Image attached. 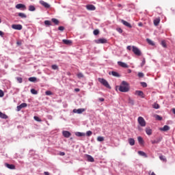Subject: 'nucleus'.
Returning <instances> with one entry per match:
<instances>
[{
  "instance_id": "59",
  "label": "nucleus",
  "mask_w": 175,
  "mask_h": 175,
  "mask_svg": "<svg viewBox=\"0 0 175 175\" xmlns=\"http://www.w3.org/2000/svg\"><path fill=\"white\" fill-rule=\"evenodd\" d=\"M75 91L76 92H80V89H79V88H75Z\"/></svg>"
},
{
  "instance_id": "16",
  "label": "nucleus",
  "mask_w": 175,
  "mask_h": 175,
  "mask_svg": "<svg viewBox=\"0 0 175 175\" xmlns=\"http://www.w3.org/2000/svg\"><path fill=\"white\" fill-rule=\"evenodd\" d=\"M86 9L88 10H95L96 8H95V5H86Z\"/></svg>"
},
{
  "instance_id": "7",
  "label": "nucleus",
  "mask_w": 175,
  "mask_h": 175,
  "mask_svg": "<svg viewBox=\"0 0 175 175\" xmlns=\"http://www.w3.org/2000/svg\"><path fill=\"white\" fill-rule=\"evenodd\" d=\"M160 23H161L160 17L155 18L153 21V24H154V25H155V27H158V25H159Z\"/></svg>"
},
{
  "instance_id": "8",
  "label": "nucleus",
  "mask_w": 175,
  "mask_h": 175,
  "mask_svg": "<svg viewBox=\"0 0 175 175\" xmlns=\"http://www.w3.org/2000/svg\"><path fill=\"white\" fill-rule=\"evenodd\" d=\"M40 5L44 6V8H46V9H49V8H50V4L46 3V1H44L43 0L40 1Z\"/></svg>"
},
{
  "instance_id": "17",
  "label": "nucleus",
  "mask_w": 175,
  "mask_h": 175,
  "mask_svg": "<svg viewBox=\"0 0 175 175\" xmlns=\"http://www.w3.org/2000/svg\"><path fill=\"white\" fill-rule=\"evenodd\" d=\"M109 75H112V76H113L114 77H120V74H118V72H117L116 71L109 72Z\"/></svg>"
},
{
  "instance_id": "38",
  "label": "nucleus",
  "mask_w": 175,
  "mask_h": 175,
  "mask_svg": "<svg viewBox=\"0 0 175 175\" xmlns=\"http://www.w3.org/2000/svg\"><path fill=\"white\" fill-rule=\"evenodd\" d=\"M52 69H53V70H58V66L54 64V65H52L51 66Z\"/></svg>"
},
{
  "instance_id": "5",
  "label": "nucleus",
  "mask_w": 175,
  "mask_h": 175,
  "mask_svg": "<svg viewBox=\"0 0 175 175\" xmlns=\"http://www.w3.org/2000/svg\"><path fill=\"white\" fill-rule=\"evenodd\" d=\"M95 43H96V44L107 43V40H106V38H99L95 40Z\"/></svg>"
},
{
  "instance_id": "61",
  "label": "nucleus",
  "mask_w": 175,
  "mask_h": 175,
  "mask_svg": "<svg viewBox=\"0 0 175 175\" xmlns=\"http://www.w3.org/2000/svg\"><path fill=\"white\" fill-rule=\"evenodd\" d=\"M139 27H143V23H140L138 24Z\"/></svg>"
},
{
  "instance_id": "30",
  "label": "nucleus",
  "mask_w": 175,
  "mask_h": 175,
  "mask_svg": "<svg viewBox=\"0 0 175 175\" xmlns=\"http://www.w3.org/2000/svg\"><path fill=\"white\" fill-rule=\"evenodd\" d=\"M137 140L139 144H143L144 143V141L143 140V138L142 137H138Z\"/></svg>"
},
{
  "instance_id": "4",
  "label": "nucleus",
  "mask_w": 175,
  "mask_h": 175,
  "mask_svg": "<svg viewBox=\"0 0 175 175\" xmlns=\"http://www.w3.org/2000/svg\"><path fill=\"white\" fill-rule=\"evenodd\" d=\"M132 49H133V52L135 55H137L138 57H140V55H142V51H140V49H139V48L135 46H133Z\"/></svg>"
},
{
  "instance_id": "44",
  "label": "nucleus",
  "mask_w": 175,
  "mask_h": 175,
  "mask_svg": "<svg viewBox=\"0 0 175 175\" xmlns=\"http://www.w3.org/2000/svg\"><path fill=\"white\" fill-rule=\"evenodd\" d=\"M45 25H51V21H44Z\"/></svg>"
},
{
  "instance_id": "47",
  "label": "nucleus",
  "mask_w": 175,
  "mask_h": 175,
  "mask_svg": "<svg viewBox=\"0 0 175 175\" xmlns=\"http://www.w3.org/2000/svg\"><path fill=\"white\" fill-rule=\"evenodd\" d=\"M145 65H146V59H144L141 64V66L143 67Z\"/></svg>"
},
{
  "instance_id": "27",
  "label": "nucleus",
  "mask_w": 175,
  "mask_h": 175,
  "mask_svg": "<svg viewBox=\"0 0 175 175\" xmlns=\"http://www.w3.org/2000/svg\"><path fill=\"white\" fill-rule=\"evenodd\" d=\"M51 21L53 23H54V24H55V25H58V24H59V21H58V19H57V18H52Z\"/></svg>"
},
{
  "instance_id": "13",
  "label": "nucleus",
  "mask_w": 175,
  "mask_h": 175,
  "mask_svg": "<svg viewBox=\"0 0 175 175\" xmlns=\"http://www.w3.org/2000/svg\"><path fill=\"white\" fill-rule=\"evenodd\" d=\"M121 23L123 24V25H125V27H127L128 28H132V25L126 21L122 20Z\"/></svg>"
},
{
  "instance_id": "63",
  "label": "nucleus",
  "mask_w": 175,
  "mask_h": 175,
  "mask_svg": "<svg viewBox=\"0 0 175 175\" xmlns=\"http://www.w3.org/2000/svg\"><path fill=\"white\" fill-rule=\"evenodd\" d=\"M172 112L175 114V108L172 109Z\"/></svg>"
},
{
  "instance_id": "29",
  "label": "nucleus",
  "mask_w": 175,
  "mask_h": 175,
  "mask_svg": "<svg viewBox=\"0 0 175 175\" xmlns=\"http://www.w3.org/2000/svg\"><path fill=\"white\" fill-rule=\"evenodd\" d=\"M29 12H35V10H36V8L33 5H29Z\"/></svg>"
},
{
  "instance_id": "46",
  "label": "nucleus",
  "mask_w": 175,
  "mask_h": 175,
  "mask_svg": "<svg viewBox=\"0 0 175 175\" xmlns=\"http://www.w3.org/2000/svg\"><path fill=\"white\" fill-rule=\"evenodd\" d=\"M45 94L46 95H48V96L53 95V92H51V91H46L45 92Z\"/></svg>"
},
{
  "instance_id": "20",
  "label": "nucleus",
  "mask_w": 175,
  "mask_h": 175,
  "mask_svg": "<svg viewBox=\"0 0 175 175\" xmlns=\"http://www.w3.org/2000/svg\"><path fill=\"white\" fill-rule=\"evenodd\" d=\"M18 16L21 17V18H27V14L23 12L18 13Z\"/></svg>"
},
{
  "instance_id": "25",
  "label": "nucleus",
  "mask_w": 175,
  "mask_h": 175,
  "mask_svg": "<svg viewBox=\"0 0 175 175\" xmlns=\"http://www.w3.org/2000/svg\"><path fill=\"white\" fill-rule=\"evenodd\" d=\"M76 136H78V137H81L83 136H85V133H80V132H77L75 133Z\"/></svg>"
},
{
  "instance_id": "64",
  "label": "nucleus",
  "mask_w": 175,
  "mask_h": 175,
  "mask_svg": "<svg viewBox=\"0 0 175 175\" xmlns=\"http://www.w3.org/2000/svg\"><path fill=\"white\" fill-rule=\"evenodd\" d=\"M150 175H157V174H155L154 172H152V173L150 174Z\"/></svg>"
},
{
  "instance_id": "48",
  "label": "nucleus",
  "mask_w": 175,
  "mask_h": 175,
  "mask_svg": "<svg viewBox=\"0 0 175 175\" xmlns=\"http://www.w3.org/2000/svg\"><path fill=\"white\" fill-rule=\"evenodd\" d=\"M21 105L22 106V107L24 109V107H27L28 106V105L25 103H23L22 104H21Z\"/></svg>"
},
{
  "instance_id": "60",
  "label": "nucleus",
  "mask_w": 175,
  "mask_h": 175,
  "mask_svg": "<svg viewBox=\"0 0 175 175\" xmlns=\"http://www.w3.org/2000/svg\"><path fill=\"white\" fill-rule=\"evenodd\" d=\"M44 174V175H50V173H49L47 172H45Z\"/></svg>"
},
{
  "instance_id": "11",
  "label": "nucleus",
  "mask_w": 175,
  "mask_h": 175,
  "mask_svg": "<svg viewBox=\"0 0 175 175\" xmlns=\"http://www.w3.org/2000/svg\"><path fill=\"white\" fill-rule=\"evenodd\" d=\"M159 131H161V132H167V131H170V126L165 125L163 127L160 128Z\"/></svg>"
},
{
  "instance_id": "35",
  "label": "nucleus",
  "mask_w": 175,
  "mask_h": 175,
  "mask_svg": "<svg viewBox=\"0 0 175 175\" xmlns=\"http://www.w3.org/2000/svg\"><path fill=\"white\" fill-rule=\"evenodd\" d=\"M77 77L78 79H83V77H84V75H83L81 72H79L77 74Z\"/></svg>"
},
{
  "instance_id": "43",
  "label": "nucleus",
  "mask_w": 175,
  "mask_h": 175,
  "mask_svg": "<svg viewBox=\"0 0 175 175\" xmlns=\"http://www.w3.org/2000/svg\"><path fill=\"white\" fill-rule=\"evenodd\" d=\"M3 96H5V93L2 90H0V98H3Z\"/></svg>"
},
{
  "instance_id": "6",
  "label": "nucleus",
  "mask_w": 175,
  "mask_h": 175,
  "mask_svg": "<svg viewBox=\"0 0 175 175\" xmlns=\"http://www.w3.org/2000/svg\"><path fill=\"white\" fill-rule=\"evenodd\" d=\"M12 29H16L17 31H21L23 29V25H12Z\"/></svg>"
},
{
  "instance_id": "56",
  "label": "nucleus",
  "mask_w": 175,
  "mask_h": 175,
  "mask_svg": "<svg viewBox=\"0 0 175 175\" xmlns=\"http://www.w3.org/2000/svg\"><path fill=\"white\" fill-rule=\"evenodd\" d=\"M20 110H21V107L17 106V111H20Z\"/></svg>"
},
{
  "instance_id": "19",
  "label": "nucleus",
  "mask_w": 175,
  "mask_h": 175,
  "mask_svg": "<svg viewBox=\"0 0 175 175\" xmlns=\"http://www.w3.org/2000/svg\"><path fill=\"white\" fill-rule=\"evenodd\" d=\"M146 133L147 135H148L149 136L152 135V130L151 129H150L149 127H147L146 129Z\"/></svg>"
},
{
  "instance_id": "39",
  "label": "nucleus",
  "mask_w": 175,
  "mask_h": 175,
  "mask_svg": "<svg viewBox=\"0 0 175 175\" xmlns=\"http://www.w3.org/2000/svg\"><path fill=\"white\" fill-rule=\"evenodd\" d=\"M31 94H33V95H37V94H38V91H36L35 89H31Z\"/></svg>"
},
{
  "instance_id": "22",
  "label": "nucleus",
  "mask_w": 175,
  "mask_h": 175,
  "mask_svg": "<svg viewBox=\"0 0 175 175\" xmlns=\"http://www.w3.org/2000/svg\"><path fill=\"white\" fill-rule=\"evenodd\" d=\"M0 118H3L4 120H7L8 116H7L6 114H5V113H3L0 111Z\"/></svg>"
},
{
  "instance_id": "3",
  "label": "nucleus",
  "mask_w": 175,
  "mask_h": 175,
  "mask_svg": "<svg viewBox=\"0 0 175 175\" xmlns=\"http://www.w3.org/2000/svg\"><path fill=\"white\" fill-rule=\"evenodd\" d=\"M138 124L140 125V126L144 127L146 125V120H144V118L139 116L137 119Z\"/></svg>"
},
{
  "instance_id": "21",
  "label": "nucleus",
  "mask_w": 175,
  "mask_h": 175,
  "mask_svg": "<svg viewBox=\"0 0 175 175\" xmlns=\"http://www.w3.org/2000/svg\"><path fill=\"white\" fill-rule=\"evenodd\" d=\"M62 42L64 44H67V45L72 44V40H63Z\"/></svg>"
},
{
  "instance_id": "23",
  "label": "nucleus",
  "mask_w": 175,
  "mask_h": 175,
  "mask_svg": "<svg viewBox=\"0 0 175 175\" xmlns=\"http://www.w3.org/2000/svg\"><path fill=\"white\" fill-rule=\"evenodd\" d=\"M136 95H138V96H142L143 98V95H144V94L143 93V92L140 91V90H137L135 92Z\"/></svg>"
},
{
  "instance_id": "40",
  "label": "nucleus",
  "mask_w": 175,
  "mask_h": 175,
  "mask_svg": "<svg viewBox=\"0 0 175 175\" xmlns=\"http://www.w3.org/2000/svg\"><path fill=\"white\" fill-rule=\"evenodd\" d=\"M16 80H17L18 83H23V78H21L20 77H16Z\"/></svg>"
},
{
  "instance_id": "54",
  "label": "nucleus",
  "mask_w": 175,
  "mask_h": 175,
  "mask_svg": "<svg viewBox=\"0 0 175 175\" xmlns=\"http://www.w3.org/2000/svg\"><path fill=\"white\" fill-rule=\"evenodd\" d=\"M98 100H99L100 102H105V98H98Z\"/></svg>"
},
{
  "instance_id": "9",
  "label": "nucleus",
  "mask_w": 175,
  "mask_h": 175,
  "mask_svg": "<svg viewBox=\"0 0 175 175\" xmlns=\"http://www.w3.org/2000/svg\"><path fill=\"white\" fill-rule=\"evenodd\" d=\"M5 166L8 167V169H10L11 170H14V169H16V165L13 164H9L8 163H5Z\"/></svg>"
},
{
  "instance_id": "36",
  "label": "nucleus",
  "mask_w": 175,
  "mask_h": 175,
  "mask_svg": "<svg viewBox=\"0 0 175 175\" xmlns=\"http://www.w3.org/2000/svg\"><path fill=\"white\" fill-rule=\"evenodd\" d=\"M146 40H147V42H148V43L149 44H150L151 46H154V42H152V40H150V39H146Z\"/></svg>"
},
{
  "instance_id": "31",
  "label": "nucleus",
  "mask_w": 175,
  "mask_h": 175,
  "mask_svg": "<svg viewBox=\"0 0 175 175\" xmlns=\"http://www.w3.org/2000/svg\"><path fill=\"white\" fill-rule=\"evenodd\" d=\"M161 44L163 47H164V49H166V47H167V46L166 45V41L165 40H162Z\"/></svg>"
},
{
  "instance_id": "41",
  "label": "nucleus",
  "mask_w": 175,
  "mask_h": 175,
  "mask_svg": "<svg viewBox=\"0 0 175 175\" xmlns=\"http://www.w3.org/2000/svg\"><path fill=\"white\" fill-rule=\"evenodd\" d=\"M152 107H153L154 109H159V104L154 103V104L152 105Z\"/></svg>"
},
{
  "instance_id": "33",
  "label": "nucleus",
  "mask_w": 175,
  "mask_h": 175,
  "mask_svg": "<svg viewBox=\"0 0 175 175\" xmlns=\"http://www.w3.org/2000/svg\"><path fill=\"white\" fill-rule=\"evenodd\" d=\"M33 118H34V120H35L36 121H37L38 122H42V119L39 118V117H38V116H34Z\"/></svg>"
},
{
  "instance_id": "50",
  "label": "nucleus",
  "mask_w": 175,
  "mask_h": 175,
  "mask_svg": "<svg viewBox=\"0 0 175 175\" xmlns=\"http://www.w3.org/2000/svg\"><path fill=\"white\" fill-rule=\"evenodd\" d=\"M59 31H64L65 27H64L63 26H60L58 27Z\"/></svg>"
},
{
  "instance_id": "32",
  "label": "nucleus",
  "mask_w": 175,
  "mask_h": 175,
  "mask_svg": "<svg viewBox=\"0 0 175 175\" xmlns=\"http://www.w3.org/2000/svg\"><path fill=\"white\" fill-rule=\"evenodd\" d=\"M159 159H161V161H163V162H166V157L163 155H161L159 157Z\"/></svg>"
},
{
  "instance_id": "53",
  "label": "nucleus",
  "mask_w": 175,
  "mask_h": 175,
  "mask_svg": "<svg viewBox=\"0 0 175 175\" xmlns=\"http://www.w3.org/2000/svg\"><path fill=\"white\" fill-rule=\"evenodd\" d=\"M151 143H152V144H157V143H158V141L153 140V141H151Z\"/></svg>"
},
{
  "instance_id": "24",
  "label": "nucleus",
  "mask_w": 175,
  "mask_h": 175,
  "mask_svg": "<svg viewBox=\"0 0 175 175\" xmlns=\"http://www.w3.org/2000/svg\"><path fill=\"white\" fill-rule=\"evenodd\" d=\"M129 143L130 146H135V139L133 138L129 139Z\"/></svg>"
},
{
  "instance_id": "57",
  "label": "nucleus",
  "mask_w": 175,
  "mask_h": 175,
  "mask_svg": "<svg viewBox=\"0 0 175 175\" xmlns=\"http://www.w3.org/2000/svg\"><path fill=\"white\" fill-rule=\"evenodd\" d=\"M127 50H129V51H131L132 50V47L131 46H128Z\"/></svg>"
},
{
  "instance_id": "14",
  "label": "nucleus",
  "mask_w": 175,
  "mask_h": 175,
  "mask_svg": "<svg viewBox=\"0 0 175 175\" xmlns=\"http://www.w3.org/2000/svg\"><path fill=\"white\" fill-rule=\"evenodd\" d=\"M84 111H85V109H78L73 110V113H77V114H81V113H84Z\"/></svg>"
},
{
  "instance_id": "45",
  "label": "nucleus",
  "mask_w": 175,
  "mask_h": 175,
  "mask_svg": "<svg viewBox=\"0 0 175 175\" xmlns=\"http://www.w3.org/2000/svg\"><path fill=\"white\" fill-rule=\"evenodd\" d=\"M91 135H92V131H88L86 132V135L87 136H91Z\"/></svg>"
},
{
  "instance_id": "58",
  "label": "nucleus",
  "mask_w": 175,
  "mask_h": 175,
  "mask_svg": "<svg viewBox=\"0 0 175 175\" xmlns=\"http://www.w3.org/2000/svg\"><path fill=\"white\" fill-rule=\"evenodd\" d=\"M59 155H61L62 157H64V155H65V152H61L59 153Z\"/></svg>"
},
{
  "instance_id": "49",
  "label": "nucleus",
  "mask_w": 175,
  "mask_h": 175,
  "mask_svg": "<svg viewBox=\"0 0 175 175\" xmlns=\"http://www.w3.org/2000/svg\"><path fill=\"white\" fill-rule=\"evenodd\" d=\"M116 31H118V32H119V33H122V29L118 27L116 29Z\"/></svg>"
},
{
  "instance_id": "52",
  "label": "nucleus",
  "mask_w": 175,
  "mask_h": 175,
  "mask_svg": "<svg viewBox=\"0 0 175 175\" xmlns=\"http://www.w3.org/2000/svg\"><path fill=\"white\" fill-rule=\"evenodd\" d=\"M141 84H142V87H144V88L147 87V83L146 82H142V83H141Z\"/></svg>"
},
{
  "instance_id": "28",
  "label": "nucleus",
  "mask_w": 175,
  "mask_h": 175,
  "mask_svg": "<svg viewBox=\"0 0 175 175\" xmlns=\"http://www.w3.org/2000/svg\"><path fill=\"white\" fill-rule=\"evenodd\" d=\"M37 79L35 77H31L29 78V81H31V83H35Z\"/></svg>"
},
{
  "instance_id": "1",
  "label": "nucleus",
  "mask_w": 175,
  "mask_h": 175,
  "mask_svg": "<svg viewBox=\"0 0 175 175\" xmlns=\"http://www.w3.org/2000/svg\"><path fill=\"white\" fill-rule=\"evenodd\" d=\"M120 92H128L129 91V84L126 81H123L119 86Z\"/></svg>"
},
{
  "instance_id": "26",
  "label": "nucleus",
  "mask_w": 175,
  "mask_h": 175,
  "mask_svg": "<svg viewBox=\"0 0 175 175\" xmlns=\"http://www.w3.org/2000/svg\"><path fill=\"white\" fill-rule=\"evenodd\" d=\"M138 154H139V155H141L142 157H145V158H147V154H146V152H144L143 151H138Z\"/></svg>"
},
{
  "instance_id": "15",
  "label": "nucleus",
  "mask_w": 175,
  "mask_h": 175,
  "mask_svg": "<svg viewBox=\"0 0 175 175\" xmlns=\"http://www.w3.org/2000/svg\"><path fill=\"white\" fill-rule=\"evenodd\" d=\"M118 65L122 68H129L128 64L122 62H118Z\"/></svg>"
},
{
  "instance_id": "2",
  "label": "nucleus",
  "mask_w": 175,
  "mask_h": 175,
  "mask_svg": "<svg viewBox=\"0 0 175 175\" xmlns=\"http://www.w3.org/2000/svg\"><path fill=\"white\" fill-rule=\"evenodd\" d=\"M98 81L100 83V84H103L104 87H106V88H109V90H111V87L109 84V82L106 81V79L103 78H98Z\"/></svg>"
},
{
  "instance_id": "55",
  "label": "nucleus",
  "mask_w": 175,
  "mask_h": 175,
  "mask_svg": "<svg viewBox=\"0 0 175 175\" xmlns=\"http://www.w3.org/2000/svg\"><path fill=\"white\" fill-rule=\"evenodd\" d=\"M3 35H5V33H3V31H0V36L3 37Z\"/></svg>"
},
{
  "instance_id": "42",
  "label": "nucleus",
  "mask_w": 175,
  "mask_h": 175,
  "mask_svg": "<svg viewBox=\"0 0 175 175\" xmlns=\"http://www.w3.org/2000/svg\"><path fill=\"white\" fill-rule=\"evenodd\" d=\"M93 33L94 35H95L96 36L97 35H99V30L98 29H95L94 31H93Z\"/></svg>"
},
{
  "instance_id": "37",
  "label": "nucleus",
  "mask_w": 175,
  "mask_h": 175,
  "mask_svg": "<svg viewBox=\"0 0 175 175\" xmlns=\"http://www.w3.org/2000/svg\"><path fill=\"white\" fill-rule=\"evenodd\" d=\"M155 118L158 120V121H162V117L159 115H156Z\"/></svg>"
},
{
  "instance_id": "51",
  "label": "nucleus",
  "mask_w": 175,
  "mask_h": 175,
  "mask_svg": "<svg viewBox=\"0 0 175 175\" xmlns=\"http://www.w3.org/2000/svg\"><path fill=\"white\" fill-rule=\"evenodd\" d=\"M138 76H139V77H144V74L143 72H139V73H138Z\"/></svg>"
},
{
  "instance_id": "18",
  "label": "nucleus",
  "mask_w": 175,
  "mask_h": 175,
  "mask_svg": "<svg viewBox=\"0 0 175 175\" xmlns=\"http://www.w3.org/2000/svg\"><path fill=\"white\" fill-rule=\"evenodd\" d=\"M86 158L88 161V162H94L95 160L94 159V157L90 154H86Z\"/></svg>"
},
{
  "instance_id": "34",
  "label": "nucleus",
  "mask_w": 175,
  "mask_h": 175,
  "mask_svg": "<svg viewBox=\"0 0 175 175\" xmlns=\"http://www.w3.org/2000/svg\"><path fill=\"white\" fill-rule=\"evenodd\" d=\"M97 140L98 142H104L105 137L99 136L97 137Z\"/></svg>"
},
{
  "instance_id": "12",
  "label": "nucleus",
  "mask_w": 175,
  "mask_h": 175,
  "mask_svg": "<svg viewBox=\"0 0 175 175\" xmlns=\"http://www.w3.org/2000/svg\"><path fill=\"white\" fill-rule=\"evenodd\" d=\"M62 135L63 136H64L65 137L68 138V137H70V136L72 135V134L70 133V132L68 131H62Z\"/></svg>"
},
{
  "instance_id": "10",
  "label": "nucleus",
  "mask_w": 175,
  "mask_h": 175,
  "mask_svg": "<svg viewBox=\"0 0 175 175\" xmlns=\"http://www.w3.org/2000/svg\"><path fill=\"white\" fill-rule=\"evenodd\" d=\"M16 9H22L23 10H27V7L25 6V5L22 4V3L17 4L16 5Z\"/></svg>"
},
{
  "instance_id": "62",
  "label": "nucleus",
  "mask_w": 175,
  "mask_h": 175,
  "mask_svg": "<svg viewBox=\"0 0 175 175\" xmlns=\"http://www.w3.org/2000/svg\"><path fill=\"white\" fill-rule=\"evenodd\" d=\"M129 73H132V70L129 69L128 70Z\"/></svg>"
}]
</instances>
